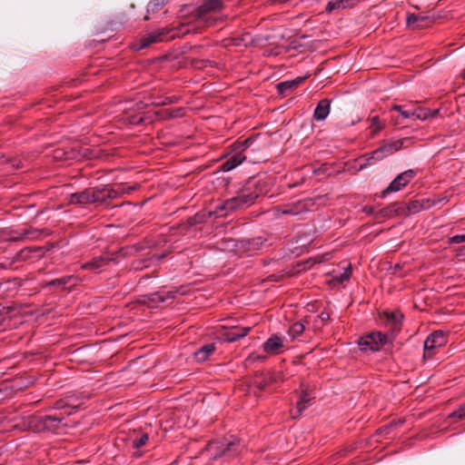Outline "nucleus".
<instances>
[{
	"label": "nucleus",
	"instance_id": "bf43d9fd",
	"mask_svg": "<svg viewBox=\"0 0 465 465\" xmlns=\"http://www.w3.org/2000/svg\"><path fill=\"white\" fill-rule=\"evenodd\" d=\"M71 403L74 404H79V407L81 406V402H78V399L73 396V400H71Z\"/></svg>",
	"mask_w": 465,
	"mask_h": 465
},
{
	"label": "nucleus",
	"instance_id": "f3484780",
	"mask_svg": "<svg viewBox=\"0 0 465 465\" xmlns=\"http://www.w3.org/2000/svg\"><path fill=\"white\" fill-rule=\"evenodd\" d=\"M168 34H169L168 30L161 29L156 32L150 33L145 36H143L140 39V45H139L138 49L146 48L153 43L163 42L164 40V38L167 37Z\"/></svg>",
	"mask_w": 465,
	"mask_h": 465
},
{
	"label": "nucleus",
	"instance_id": "ea45409f",
	"mask_svg": "<svg viewBox=\"0 0 465 465\" xmlns=\"http://www.w3.org/2000/svg\"><path fill=\"white\" fill-rule=\"evenodd\" d=\"M72 153L73 152H65L63 149H56L54 152V157L58 160H67L74 157L71 155Z\"/></svg>",
	"mask_w": 465,
	"mask_h": 465
},
{
	"label": "nucleus",
	"instance_id": "f03ea898",
	"mask_svg": "<svg viewBox=\"0 0 465 465\" xmlns=\"http://www.w3.org/2000/svg\"><path fill=\"white\" fill-rule=\"evenodd\" d=\"M64 420V417L55 415H31V431L58 433L61 427L65 426Z\"/></svg>",
	"mask_w": 465,
	"mask_h": 465
},
{
	"label": "nucleus",
	"instance_id": "8fccbe9b",
	"mask_svg": "<svg viewBox=\"0 0 465 465\" xmlns=\"http://www.w3.org/2000/svg\"><path fill=\"white\" fill-rule=\"evenodd\" d=\"M207 60L192 59L191 65L194 68L202 69L206 66Z\"/></svg>",
	"mask_w": 465,
	"mask_h": 465
},
{
	"label": "nucleus",
	"instance_id": "aec40b11",
	"mask_svg": "<svg viewBox=\"0 0 465 465\" xmlns=\"http://www.w3.org/2000/svg\"><path fill=\"white\" fill-rule=\"evenodd\" d=\"M282 347V338L277 335L271 336L262 345L263 351L270 354H278Z\"/></svg>",
	"mask_w": 465,
	"mask_h": 465
},
{
	"label": "nucleus",
	"instance_id": "c85d7f7f",
	"mask_svg": "<svg viewBox=\"0 0 465 465\" xmlns=\"http://www.w3.org/2000/svg\"><path fill=\"white\" fill-rule=\"evenodd\" d=\"M151 99V104L154 106H162L166 104H175L180 100V97L178 96H155L154 94H152L150 96Z\"/></svg>",
	"mask_w": 465,
	"mask_h": 465
},
{
	"label": "nucleus",
	"instance_id": "2eb2a0df",
	"mask_svg": "<svg viewBox=\"0 0 465 465\" xmlns=\"http://www.w3.org/2000/svg\"><path fill=\"white\" fill-rule=\"evenodd\" d=\"M306 79H307V76H299L293 80L284 81V82H281V83L277 84L276 89H277L278 94H280L282 96L289 95L300 84H302Z\"/></svg>",
	"mask_w": 465,
	"mask_h": 465
},
{
	"label": "nucleus",
	"instance_id": "1a4fd4ad",
	"mask_svg": "<svg viewBox=\"0 0 465 465\" xmlns=\"http://www.w3.org/2000/svg\"><path fill=\"white\" fill-rule=\"evenodd\" d=\"M223 8V0H203L202 5L194 9L193 15L196 19H203L208 14L219 13Z\"/></svg>",
	"mask_w": 465,
	"mask_h": 465
},
{
	"label": "nucleus",
	"instance_id": "20e7f679",
	"mask_svg": "<svg viewBox=\"0 0 465 465\" xmlns=\"http://www.w3.org/2000/svg\"><path fill=\"white\" fill-rule=\"evenodd\" d=\"M387 342V335L381 331H374L358 341V345L361 351H377L382 345Z\"/></svg>",
	"mask_w": 465,
	"mask_h": 465
},
{
	"label": "nucleus",
	"instance_id": "4c0bfd02",
	"mask_svg": "<svg viewBox=\"0 0 465 465\" xmlns=\"http://www.w3.org/2000/svg\"><path fill=\"white\" fill-rule=\"evenodd\" d=\"M151 115L153 117L154 121L155 120L164 121V120L170 119L169 109H163V110L155 111L153 113H151Z\"/></svg>",
	"mask_w": 465,
	"mask_h": 465
},
{
	"label": "nucleus",
	"instance_id": "a18cd8bd",
	"mask_svg": "<svg viewBox=\"0 0 465 465\" xmlns=\"http://www.w3.org/2000/svg\"><path fill=\"white\" fill-rule=\"evenodd\" d=\"M169 114H170V119L183 117L184 115V108L178 107V108L169 109Z\"/></svg>",
	"mask_w": 465,
	"mask_h": 465
},
{
	"label": "nucleus",
	"instance_id": "864d4df0",
	"mask_svg": "<svg viewBox=\"0 0 465 465\" xmlns=\"http://www.w3.org/2000/svg\"><path fill=\"white\" fill-rule=\"evenodd\" d=\"M372 154L374 155V158L378 161H381L385 158L380 147H378L376 150H373Z\"/></svg>",
	"mask_w": 465,
	"mask_h": 465
},
{
	"label": "nucleus",
	"instance_id": "ddd939ff",
	"mask_svg": "<svg viewBox=\"0 0 465 465\" xmlns=\"http://www.w3.org/2000/svg\"><path fill=\"white\" fill-rule=\"evenodd\" d=\"M116 260L115 253L112 254H105V255H100L94 257L91 261L86 262L82 264L81 268L83 270H89L97 272L103 267L108 265L111 262H114Z\"/></svg>",
	"mask_w": 465,
	"mask_h": 465
},
{
	"label": "nucleus",
	"instance_id": "0eeeda50",
	"mask_svg": "<svg viewBox=\"0 0 465 465\" xmlns=\"http://www.w3.org/2000/svg\"><path fill=\"white\" fill-rule=\"evenodd\" d=\"M92 204H108V201L117 198V193L110 185L90 187Z\"/></svg>",
	"mask_w": 465,
	"mask_h": 465
},
{
	"label": "nucleus",
	"instance_id": "0e129e2a",
	"mask_svg": "<svg viewBox=\"0 0 465 465\" xmlns=\"http://www.w3.org/2000/svg\"><path fill=\"white\" fill-rule=\"evenodd\" d=\"M148 19H149L148 15H145L144 20H148Z\"/></svg>",
	"mask_w": 465,
	"mask_h": 465
},
{
	"label": "nucleus",
	"instance_id": "13d9d810",
	"mask_svg": "<svg viewBox=\"0 0 465 465\" xmlns=\"http://www.w3.org/2000/svg\"><path fill=\"white\" fill-rule=\"evenodd\" d=\"M253 359L256 361H265L266 356L257 355V356L253 357Z\"/></svg>",
	"mask_w": 465,
	"mask_h": 465
},
{
	"label": "nucleus",
	"instance_id": "4d7b16f0",
	"mask_svg": "<svg viewBox=\"0 0 465 465\" xmlns=\"http://www.w3.org/2000/svg\"><path fill=\"white\" fill-rule=\"evenodd\" d=\"M167 253H162V254H153L151 256V260L160 261L166 257Z\"/></svg>",
	"mask_w": 465,
	"mask_h": 465
},
{
	"label": "nucleus",
	"instance_id": "4be33fe9",
	"mask_svg": "<svg viewBox=\"0 0 465 465\" xmlns=\"http://www.w3.org/2000/svg\"><path fill=\"white\" fill-rule=\"evenodd\" d=\"M406 23L409 26L423 27L428 26L431 20L422 14H409L406 17Z\"/></svg>",
	"mask_w": 465,
	"mask_h": 465
},
{
	"label": "nucleus",
	"instance_id": "09e8293b",
	"mask_svg": "<svg viewBox=\"0 0 465 465\" xmlns=\"http://www.w3.org/2000/svg\"><path fill=\"white\" fill-rule=\"evenodd\" d=\"M30 234H31V239H35V238H37L39 237L41 234H45V235H48L49 234V231L47 229H43V230H35L31 227V232H30Z\"/></svg>",
	"mask_w": 465,
	"mask_h": 465
},
{
	"label": "nucleus",
	"instance_id": "2f4dec72",
	"mask_svg": "<svg viewBox=\"0 0 465 465\" xmlns=\"http://www.w3.org/2000/svg\"><path fill=\"white\" fill-rule=\"evenodd\" d=\"M254 136H250L247 139L240 142L237 141L232 144L236 151L244 153V151L252 143Z\"/></svg>",
	"mask_w": 465,
	"mask_h": 465
},
{
	"label": "nucleus",
	"instance_id": "603ef678",
	"mask_svg": "<svg viewBox=\"0 0 465 465\" xmlns=\"http://www.w3.org/2000/svg\"><path fill=\"white\" fill-rule=\"evenodd\" d=\"M247 243L253 247V249H258L260 245L262 244V242L261 241V238L258 239H252L248 240Z\"/></svg>",
	"mask_w": 465,
	"mask_h": 465
},
{
	"label": "nucleus",
	"instance_id": "a19ab883",
	"mask_svg": "<svg viewBox=\"0 0 465 465\" xmlns=\"http://www.w3.org/2000/svg\"><path fill=\"white\" fill-rule=\"evenodd\" d=\"M203 222H204V214H201L199 213L187 219V224L190 226H193L195 224L202 223Z\"/></svg>",
	"mask_w": 465,
	"mask_h": 465
},
{
	"label": "nucleus",
	"instance_id": "79ce46f5",
	"mask_svg": "<svg viewBox=\"0 0 465 465\" xmlns=\"http://www.w3.org/2000/svg\"><path fill=\"white\" fill-rule=\"evenodd\" d=\"M361 158H364L365 159V163H361L360 165V170H362L363 168H365L366 166L368 165H371L373 163H375L376 162H378V160H376L374 158V155L372 154V152H371L370 153H366L364 154Z\"/></svg>",
	"mask_w": 465,
	"mask_h": 465
},
{
	"label": "nucleus",
	"instance_id": "680f3d73",
	"mask_svg": "<svg viewBox=\"0 0 465 465\" xmlns=\"http://www.w3.org/2000/svg\"><path fill=\"white\" fill-rule=\"evenodd\" d=\"M460 75H461V77H462L463 79H465V69L462 71V73H461V74H460Z\"/></svg>",
	"mask_w": 465,
	"mask_h": 465
},
{
	"label": "nucleus",
	"instance_id": "4468645a",
	"mask_svg": "<svg viewBox=\"0 0 465 465\" xmlns=\"http://www.w3.org/2000/svg\"><path fill=\"white\" fill-rule=\"evenodd\" d=\"M246 159V155L238 152L232 146V150L228 154V158L221 164L220 170L223 172H229L240 165Z\"/></svg>",
	"mask_w": 465,
	"mask_h": 465
},
{
	"label": "nucleus",
	"instance_id": "a878e982",
	"mask_svg": "<svg viewBox=\"0 0 465 465\" xmlns=\"http://www.w3.org/2000/svg\"><path fill=\"white\" fill-rule=\"evenodd\" d=\"M412 118L418 120H426L429 117H435L439 114V110H430L429 108L418 106L411 109Z\"/></svg>",
	"mask_w": 465,
	"mask_h": 465
},
{
	"label": "nucleus",
	"instance_id": "cd10ccee",
	"mask_svg": "<svg viewBox=\"0 0 465 465\" xmlns=\"http://www.w3.org/2000/svg\"><path fill=\"white\" fill-rule=\"evenodd\" d=\"M128 122L131 124H152L154 122L153 117L151 115V112H147L146 114H138L130 115L127 117Z\"/></svg>",
	"mask_w": 465,
	"mask_h": 465
},
{
	"label": "nucleus",
	"instance_id": "a211bd4d",
	"mask_svg": "<svg viewBox=\"0 0 465 465\" xmlns=\"http://www.w3.org/2000/svg\"><path fill=\"white\" fill-rule=\"evenodd\" d=\"M69 203L71 204L86 205L92 204L91 189L86 188L81 192H77L69 195Z\"/></svg>",
	"mask_w": 465,
	"mask_h": 465
},
{
	"label": "nucleus",
	"instance_id": "39448f33",
	"mask_svg": "<svg viewBox=\"0 0 465 465\" xmlns=\"http://www.w3.org/2000/svg\"><path fill=\"white\" fill-rule=\"evenodd\" d=\"M313 201L312 199H303L299 200L294 203H290L284 205L277 206L275 208V215L279 216L281 214L285 215H297L302 213L309 211L310 207L313 205Z\"/></svg>",
	"mask_w": 465,
	"mask_h": 465
},
{
	"label": "nucleus",
	"instance_id": "f704fd0d",
	"mask_svg": "<svg viewBox=\"0 0 465 465\" xmlns=\"http://www.w3.org/2000/svg\"><path fill=\"white\" fill-rule=\"evenodd\" d=\"M166 0H151L147 5V12L155 13L162 9L166 5Z\"/></svg>",
	"mask_w": 465,
	"mask_h": 465
},
{
	"label": "nucleus",
	"instance_id": "412c9836",
	"mask_svg": "<svg viewBox=\"0 0 465 465\" xmlns=\"http://www.w3.org/2000/svg\"><path fill=\"white\" fill-rule=\"evenodd\" d=\"M250 331V327H233L223 334V339L229 342L235 341L241 338L245 337Z\"/></svg>",
	"mask_w": 465,
	"mask_h": 465
},
{
	"label": "nucleus",
	"instance_id": "473e14b6",
	"mask_svg": "<svg viewBox=\"0 0 465 465\" xmlns=\"http://www.w3.org/2000/svg\"><path fill=\"white\" fill-rule=\"evenodd\" d=\"M138 187H139L138 184H134L133 186H127L124 183H119V184H117L116 188H114V191L117 193V197H119L122 194L130 193L137 190Z\"/></svg>",
	"mask_w": 465,
	"mask_h": 465
},
{
	"label": "nucleus",
	"instance_id": "5701e85b",
	"mask_svg": "<svg viewBox=\"0 0 465 465\" xmlns=\"http://www.w3.org/2000/svg\"><path fill=\"white\" fill-rule=\"evenodd\" d=\"M358 1L359 0H331L327 4L325 11L327 13H331L334 10L352 7L356 5Z\"/></svg>",
	"mask_w": 465,
	"mask_h": 465
},
{
	"label": "nucleus",
	"instance_id": "6ab92c4d",
	"mask_svg": "<svg viewBox=\"0 0 465 465\" xmlns=\"http://www.w3.org/2000/svg\"><path fill=\"white\" fill-rule=\"evenodd\" d=\"M331 102V101L328 98H323L319 101L313 113L314 120L323 121L324 119H326V117L330 114Z\"/></svg>",
	"mask_w": 465,
	"mask_h": 465
},
{
	"label": "nucleus",
	"instance_id": "c9c22d12",
	"mask_svg": "<svg viewBox=\"0 0 465 465\" xmlns=\"http://www.w3.org/2000/svg\"><path fill=\"white\" fill-rule=\"evenodd\" d=\"M391 110L399 112L404 119L412 118L411 109L406 108V105L394 104L392 105Z\"/></svg>",
	"mask_w": 465,
	"mask_h": 465
},
{
	"label": "nucleus",
	"instance_id": "37998d69",
	"mask_svg": "<svg viewBox=\"0 0 465 465\" xmlns=\"http://www.w3.org/2000/svg\"><path fill=\"white\" fill-rule=\"evenodd\" d=\"M371 128L373 133H377L383 128V124L381 123L379 116H373L371 120Z\"/></svg>",
	"mask_w": 465,
	"mask_h": 465
},
{
	"label": "nucleus",
	"instance_id": "f8f14e48",
	"mask_svg": "<svg viewBox=\"0 0 465 465\" xmlns=\"http://www.w3.org/2000/svg\"><path fill=\"white\" fill-rule=\"evenodd\" d=\"M381 318L386 327L390 328L392 333H397L402 326L403 314L400 312H382Z\"/></svg>",
	"mask_w": 465,
	"mask_h": 465
},
{
	"label": "nucleus",
	"instance_id": "9d476101",
	"mask_svg": "<svg viewBox=\"0 0 465 465\" xmlns=\"http://www.w3.org/2000/svg\"><path fill=\"white\" fill-rule=\"evenodd\" d=\"M411 144H413L412 138L406 137L399 140L384 141L383 143L380 146V149L381 150V153L386 158L389 155H391L392 153L398 152L399 150L402 148H407Z\"/></svg>",
	"mask_w": 465,
	"mask_h": 465
},
{
	"label": "nucleus",
	"instance_id": "bb28decb",
	"mask_svg": "<svg viewBox=\"0 0 465 465\" xmlns=\"http://www.w3.org/2000/svg\"><path fill=\"white\" fill-rule=\"evenodd\" d=\"M71 400H73V396H67L64 399L56 401L54 403V409H56V410L67 409L69 411H66V414L70 415L72 413V411H76L79 409V404L71 403Z\"/></svg>",
	"mask_w": 465,
	"mask_h": 465
},
{
	"label": "nucleus",
	"instance_id": "7ed1b4c3",
	"mask_svg": "<svg viewBox=\"0 0 465 465\" xmlns=\"http://www.w3.org/2000/svg\"><path fill=\"white\" fill-rule=\"evenodd\" d=\"M239 441L221 442L216 440L209 441L203 451L211 453L212 460L219 458H231L237 455L239 452Z\"/></svg>",
	"mask_w": 465,
	"mask_h": 465
},
{
	"label": "nucleus",
	"instance_id": "6e6552de",
	"mask_svg": "<svg viewBox=\"0 0 465 465\" xmlns=\"http://www.w3.org/2000/svg\"><path fill=\"white\" fill-rule=\"evenodd\" d=\"M415 172L411 169L398 174L394 180L381 192V197L394 192H399L405 187L415 176Z\"/></svg>",
	"mask_w": 465,
	"mask_h": 465
},
{
	"label": "nucleus",
	"instance_id": "5fc2aeb1",
	"mask_svg": "<svg viewBox=\"0 0 465 465\" xmlns=\"http://www.w3.org/2000/svg\"><path fill=\"white\" fill-rule=\"evenodd\" d=\"M363 212L368 214V215H371V214H375L376 213H374V207L373 206H364L363 207Z\"/></svg>",
	"mask_w": 465,
	"mask_h": 465
},
{
	"label": "nucleus",
	"instance_id": "58836bf2",
	"mask_svg": "<svg viewBox=\"0 0 465 465\" xmlns=\"http://www.w3.org/2000/svg\"><path fill=\"white\" fill-rule=\"evenodd\" d=\"M448 418L449 419H455V418H457L458 420L464 419L465 418V403L460 405L457 410H455L450 414H449Z\"/></svg>",
	"mask_w": 465,
	"mask_h": 465
},
{
	"label": "nucleus",
	"instance_id": "052dcab7",
	"mask_svg": "<svg viewBox=\"0 0 465 465\" xmlns=\"http://www.w3.org/2000/svg\"><path fill=\"white\" fill-rule=\"evenodd\" d=\"M144 106H145V104H143V103L137 104L138 109L143 108Z\"/></svg>",
	"mask_w": 465,
	"mask_h": 465
},
{
	"label": "nucleus",
	"instance_id": "7c9ffc66",
	"mask_svg": "<svg viewBox=\"0 0 465 465\" xmlns=\"http://www.w3.org/2000/svg\"><path fill=\"white\" fill-rule=\"evenodd\" d=\"M73 276H65L59 279L52 280L46 282L44 286H54L60 289H64L65 284L69 283Z\"/></svg>",
	"mask_w": 465,
	"mask_h": 465
},
{
	"label": "nucleus",
	"instance_id": "c03bdc74",
	"mask_svg": "<svg viewBox=\"0 0 465 465\" xmlns=\"http://www.w3.org/2000/svg\"><path fill=\"white\" fill-rule=\"evenodd\" d=\"M351 275V265H349L342 273H341L339 276H337L335 278V280L338 282L341 283L345 281H348L350 279Z\"/></svg>",
	"mask_w": 465,
	"mask_h": 465
},
{
	"label": "nucleus",
	"instance_id": "dca6fc26",
	"mask_svg": "<svg viewBox=\"0 0 465 465\" xmlns=\"http://www.w3.org/2000/svg\"><path fill=\"white\" fill-rule=\"evenodd\" d=\"M402 213H404V211L401 207V203L395 202V203H392L389 204L388 206L379 210L374 214V218L376 220L385 219V218H392L395 216L401 215Z\"/></svg>",
	"mask_w": 465,
	"mask_h": 465
},
{
	"label": "nucleus",
	"instance_id": "3c124183",
	"mask_svg": "<svg viewBox=\"0 0 465 465\" xmlns=\"http://www.w3.org/2000/svg\"><path fill=\"white\" fill-rule=\"evenodd\" d=\"M149 300L152 302H163L165 301V297H163L160 292H155V293L150 294Z\"/></svg>",
	"mask_w": 465,
	"mask_h": 465
},
{
	"label": "nucleus",
	"instance_id": "72a5a7b5",
	"mask_svg": "<svg viewBox=\"0 0 465 465\" xmlns=\"http://www.w3.org/2000/svg\"><path fill=\"white\" fill-rule=\"evenodd\" d=\"M304 330V324L301 322H296L291 325L288 332L292 338H296L301 335Z\"/></svg>",
	"mask_w": 465,
	"mask_h": 465
},
{
	"label": "nucleus",
	"instance_id": "c756f323",
	"mask_svg": "<svg viewBox=\"0 0 465 465\" xmlns=\"http://www.w3.org/2000/svg\"><path fill=\"white\" fill-rule=\"evenodd\" d=\"M401 207L404 211V213H402L401 215L407 216L411 213H416L420 212L423 206L419 201L414 200V201L409 202L407 204H405L404 203H401Z\"/></svg>",
	"mask_w": 465,
	"mask_h": 465
},
{
	"label": "nucleus",
	"instance_id": "e2e57ef3",
	"mask_svg": "<svg viewBox=\"0 0 465 465\" xmlns=\"http://www.w3.org/2000/svg\"><path fill=\"white\" fill-rule=\"evenodd\" d=\"M167 294H168V297H170V298H173L174 297L171 292H168Z\"/></svg>",
	"mask_w": 465,
	"mask_h": 465
},
{
	"label": "nucleus",
	"instance_id": "b1692460",
	"mask_svg": "<svg viewBox=\"0 0 465 465\" xmlns=\"http://www.w3.org/2000/svg\"><path fill=\"white\" fill-rule=\"evenodd\" d=\"M312 400V397L311 394L306 390H302L296 403V413L292 414V418L296 419L300 417L302 411L307 408L306 404L309 403Z\"/></svg>",
	"mask_w": 465,
	"mask_h": 465
},
{
	"label": "nucleus",
	"instance_id": "9b49d317",
	"mask_svg": "<svg viewBox=\"0 0 465 465\" xmlns=\"http://www.w3.org/2000/svg\"><path fill=\"white\" fill-rule=\"evenodd\" d=\"M275 379L270 371L256 372L249 381V385L256 388L259 391L266 390L274 382Z\"/></svg>",
	"mask_w": 465,
	"mask_h": 465
},
{
	"label": "nucleus",
	"instance_id": "6e6d98bb",
	"mask_svg": "<svg viewBox=\"0 0 465 465\" xmlns=\"http://www.w3.org/2000/svg\"><path fill=\"white\" fill-rule=\"evenodd\" d=\"M319 318L321 319L322 322H325L330 320V314L328 312H322L319 315Z\"/></svg>",
	"mask_w": 465,
	"mask_h": 465
},
{
	"label": "nucleus",
	"instance_id": "de8ad7c7",
	"mask_svg": "<svg viewBox=\"0 0 465 465\" xmlns=\"http://www.w3.org/2000/svg\"><path fill=\"white\" fill-rule=\"evenodd\" d=\"M461 242H465V233L454 235L449 238V243L450 244H458Z\"/></svg>",
	"mask_w": 465,
	"mask_h": 465
},
{
	"label": "nucleus",
	"instance_id": "f257e3e1",
	"mask_svg": "<svg viewBox=\"0 0 465 465\" xmlns=\"http://www.w3.org/2000/svg\"><path fill=\"white\" fill-rule=\"evenodd\" d=\"M258 193L251 192L250 188H244L237 193L236 196L224 201L217 206L216 213L220 216H225L230 212H234L252 205L257 199Z\"/></svg>",
	"mask_w": 465,
	"mask_h": 465
},
{
	"label": "nucleus",
	"instance_id": "69168bd1",
	"mask_svg": "<svg viewBox=\"0 0 465 465\" xmlns=\"http://www.w3.org/2000/svg\"><path fill=\"white\" fill-rule=\"evenodd\" d=\"M135 248V251H139L140 248L136 247V246H134Z\"/></svg>",
	"mask_w": 465,
	"mask_h": 465
},
{
	"label": "nucleus",
	"instance_id": "e433bc0d",
	"mask_svg": "<svg viewBox=\"0 0 465 465\" xmlns=\"http://www.w3.org/2000/svg\"><path fill=\"white\" fill-rule=\"evenodd\" d=\"M148 439H149L148 435L146 433H143L140 435L139 438L132 440V447L134 449H139L146 444V442L148 441Z\"/></svg>",
	"mask_w": 465,
	"mask_h": 465
},
{
	"label": "nucleus",
	"instance_id": "423d86ee",
	"mask_svg": "<svg viewBox=\"0 0 465 465\" xmlns=\"http://www.w3.org/2000/svg\"><path fill=\"white\" fill-rule=\"evenodd\" d=\"M447 342L446 333L442 331H435L430 333L424 341V358H431L437 348L442 347Z\"/></svg>",
	"mask_w": 465,
	"mask_h": 465
},
{
	"label": "nucleus",
	"instance_id": "393cba45",
	"mask_svg": "<svg viewBox=\"0 0 465 465\" xmlns=\"http://www.w3.org/2000/svg\"><path fill=\"white\" fill-rule=\"evenodd\" d=\"M215 351V344L208 343L202 346L194 352V358L199 362H203Z\"/></svg>",
	"mask_w": 465,
	"mask_h": 465
},
{
	"label": "nucleus",
	"instance_id": "49530a36",
	"mask_svg": "<svg viewBox=\"0 0 465 465\" xmlns=\"http://www.w3.org/2000/svg\"><path fill=\"white\" fill-rule=\"evenodd\" d=\"M47 250L49 249L45 246H31V254H34L36 257H41Z\"/></svg>",
	"mask_w": 465,
	"mask_h": 465
}]
</instances>
